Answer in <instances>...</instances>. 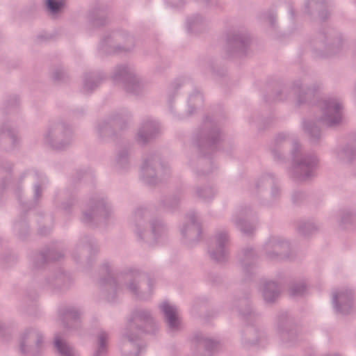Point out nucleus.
<instances>
[{
    "label": "nucleus",
    "mask_w": 356,
    "mask_h": 356,
    "mask_svg": "<svg viewBox=\"0 0 356 356\" xmlns=\"http://www.w3.org/2000/svg\"><path fill=\"white\" fill-rule=\"evenodd\" d=\"M291 94L297 97V104H313L316 102L321 109V116L318 121L327 127H334L339 124L343 120V104L341 100L335 97H326L318 99V89L303 88L300 81L293 83L292 87H284L277 94V100L288 99Z\"/></svg>",
    "instance_id": "nucleus-1"
},
{
    "label": "nucleus",
    "mask_w": 356,
    "mask_h": 356,
    "mask_svg": "<svg viewBox=\"0 0 356 356\" xmlns=\"http://www.w3.org/2000/svg\"><path fill=\"white\" fill-rule=\"evenodd\" d=\"M105 277L100 278L99 285L104 299L108 302H115L119 295L126 288L131 293L139 299H146V296L140 291V282L146 275L135 267H129L118 274L114 278L111 264L108 261L102 264L100 269Z\"/></svg>",
    "instance_id": "nucleus-2"
},
{
    "label": "nucleus",
    "mask_w": 356,
    "mask_h": 356,
    "mask_svg": "<svg viewBox=\"0 0 356 356\" xmlns=\"http://www.w3.org/2000/svg\"><path fill=\"white\" fill-rule=\"evenodd\" d=\"M156 329V323L149 311L134 310L122 333V339H127L122 346V356H139L144 348L140 341V334L154 333Z\"/></svg>",
    "instance_id": "nucleus-3"
},
{
    "label": "nucleus",
    "mask_w": 356,
    "mask_h": 356,
    "mask_svg": "<svg viewBox=\"0 0 356 356\" xmlns=\"http://www.w3.org/2000/svg\"><path fill=\"white\" fill-rule=\"evenodd\" d=\"M149 216L150 211L148 208L139 207L129 216L128 222L129 228L138 241L152 245L167 235L168 228L162 220L154 218L150 220L149 230L147 225V220Z\"/></svg>",
    "instance_id": "nucleus-4"
},
{
    "label": "nucleus",
    "mask_w": 356,
    "mask_h": 356,
    "mask_svg": "<svg viewBox=\"0 0 356 356\" xmlns=\"http://www.w3.org/2000/svg\"><path fill=\"white\" fill-rule=\"evenodd\" d=\"M292 167L290 177L296 181H303L314 176L319 159L314 152H303L301 145L293 140L291 149Z\"/></svg>",
    "instance_id": "nucleus-5"
},
{
    "label": "nucleus",
    "mask_w": 356,
    "mask_h": 356,
    "mask_svg": "<svg viewBox=\"0 0 356 356\" xmlns=\"http://www.w3.org/2000/svg\"><path fill=\"white\" fill-rule=\"evenodd\" d=\"M113 215L111 202L102 194H95L89 202L88 209L83 211L81 221L88 225L106 224Z\"/></svg>",
    "instance_id": "nucleus-6"
},
{
    "label": "nucleus",
    "mask_w": 356,
    "mask_h": 356,
    "mask_svg": "<svg viewBox=\"0 0 356 356\" xmlns=\"http://www.w3.org/2000/svg\"><path fill=\"white\" fill-rule=\"evenodd\" d=\"M170 174L169 165L162 161L159 154L149 152L143 156L140 167V178L146 184L155 185Z\"/></svg>",
    "instance_id": "nucleus-7"
},
{
    "label": "nucleus",
    "mask_w": 356,
    "mask_h": 356,
    "mask_svg": "<svg viewBox=\"0 0 356 356\" xmlns=\"http://www.w3.org/2000/svg\"><path fill=\"white\" fill-rule=\"evenodd\" d=\"M111 79L115 83H122L125 91L131 95H141L145 90V83L143 79L128 65H117L113 70Z\"/></svg>",
    "instance_id": "nucleus-8"
},
{
    "label": "nucleus",
    "mask_w": 356,
    "mask_h": 356,
    "mask_svg": "<svg viewBox=\"0 0 356 356\" xmlns=\"http://www.w3.org/2000/svg\"><path fill=\"white\" fill-rule=\"evenodd\" d=\"M72 140V129L63 121L51 122L44 134V143L58 150L65 149Z\"/></svg>",
    "instance_id": "nucleus-9"
},
{
    "label": "nucleus",
    "mask_w": 356,
    "mask_h": 356,
    "mask_svg": "<svg viewBox=\"0 0 356 356\" xmlns=\"http://www.w3.org/2000/svg\"><path fill=\"white\" fill-rule=\"evenodd\" d=\"M221 134L217 123L207 117L195 136V143L200 152H213L220 141Z\"/></svg>",
    "instance_id": "nucleus-10"
},
{
    "label": "nucleus",
    "mask_w": 356,
    "mask_h": 356,
    "mask_svg": "<svg viewBox=\"0 0 356 356\" xmlns=\"http://www.w3.org/2000/svg\"><path fill=\"white\" fill-rule=\"evenodd\" d=\"M31 177L35 181L34 186H33V189H34L33 197H34V201L38 202V200L40 199V197H41L43 187L47 183V179L46 177V176L42 172H39L38 170H28L25 171L20 175V177H19V179L17 180L12 179L10 181V180L8 181V178H7V177L4 178L2 180V184L0 186V200L1 199V197H2L3 191L6 188H11L13 190L15 191L16 194H17L18 192H19L21 190L19 184L25 177ZM10 179V177H9V179Z\"/></svg>",
    "instance_id": "nucleus-11"
},
{
    "label": "nucleus",
    "mask_w": 356,
    "mask_h": 356,
    "mask_svg": "<svg viewBox=\"0 0 356 356\" xmlns=\"http://www.w3.org/2000/svg\"><path fill=\"white\" fill-rule=\"evenodd\" d=\"M266 257L273 261L293 259V251L289 241L283 237L273 236L269 238L264 246Z\"/></svg>",
    "instance_id": "nucleus-12"
},
{
    "label": "nucleus",
    "mask_w": 356,
    "mask_h": 356,
    "mask_svg": "<svg viewBox=\"0 0 356 356\" xmlns=\"http://www.w3.org/2000/svg\"><path fill=\"white\" fill-rule=\"evenodd\" d=\"M131 117V113L125 109L113 113L106 120L98 122L96 126L97 135L103 139L114 136L115 129L118 127L123 129Z\"/></svg>",
    "instance_id": "nucleus-13"
},
{
    "label": "nucleus",
    "mask_w": 356,
    "mask_h": 356,
    "mask_svg": "<svg viewBox=\"0 0 356 356\" xmlns=\"http://www.w3.org/2000/svg\"><path fill=\"white\" fill-rule=\"evenodd\" d=\"M44 343V336L41 331L35 327H30L21 336L19 349L24 356H34L40 353Z\"/></svg>",
    "instance_id": "nucleus-14"
},
{
    "label": "nucleus",
    "mask_w": 356,
    "mask_h": 356,
    "mask_svg": "<svg viewBox=\"0 0 356 356\" xmlns=\"http://www.w3.org/2000/svg\"><path fill=\"white\" fill-rule=\"evenodd\" d=\"M195 211H191L186 216V222L180 227L183 243L191 248L200 241L202 234L201 225Z\"/></svg>",
    "instance_id": "nucleus-15"
},
{
    "label": "nucleus",
    "mask_w": 356,
    "mask_h": 356,
    "mask_svg": "<svg viewBox=\"0 0 356 356\" xmlns=\"http://www.w3.org/2000/svg\"><path fill=\"white\" fill-rule=\"evenodd\" d=\"M229 235L225 229L218 231L211 242L208 252L211 259L218 262L226 261L229 256Z\"/></svg>",
    "instance_id": "nucleus-16"
},
{
    "label": "nucleus",
    "mask_w": 356,
    "mask_h": 356,
    "mask_svg": "<svg viewBox=\"0 0 356 356\" xmlns=\"http://www.w3.org/2000/svg\"><path fill=\"white\" fill-rule=\"evenodd\" d=\"M276 330L282 341L288 346H293L298 337L293 321L286 312H281L277 316Z\"/></svg>",
    "instance_id": "nucleus-17"
},
{
    "label": "nucleus",
    "mask_w": 356,
    "mask_h": 356,
    "mask_svg": "<svg viewBox=\"0 0 356 356\" xmlns=\"http://www.w3.org/2000/svg\"><path fill=\"white\" fill-rule=\"evenodd\" d=\"M250 36L244 31L231 30L226 35L227 51L230 56L238 54L243 56L246 54L250 44Z\"/></svg>",
    "instance_id": "nucleus-18"
},
{
    "label": "nucleus",
    "mask_w": 356,
    "mask_h": 356,
    "mask_svg": "<svg viewBox=\"0 0 356 356\" xmlns=\"http://www.w3.org/2000/svg\"><path fill=\"white\" fill-rule=\"evenodd\" d=\"M335 312L347 315L353 312V292L349 289H341L334 291L332 298Z\"/></svg>",
    "instance_id": "nucleus-19"
},
{
    "label": "nucleus",
    "mask_w": 356,
    "mask_h": 356,
    "mask_svg": "<svg viewBox=\"0 0 356 356\" xmlns=\"http://www.w3.org/2000/svg\"><path fill=\"white\" fill-rule=\"evenodd\" d=\"M161 130L159 122L151 116L144 118L138 130L136 140L141 144L145 145L154 138Z\"/></svg>",
    "instance_id": "nucleus-20"
},
{
    "label": "nucleus",
    "mask_w": 356,
    "mask_h": 356,
    "mask_svg": "<svg viewBox=\"0 0 356 356\" xmlns=\"http://www.w3.org/2000/svg\"><path fill=\"white\" fill-rule=\"evenodd\" d=\"M252 214L250 207H241L232 216V222L243 234H250L254 229V225L249 221Z\"/></svg>",
    "instance_id": "nucleus-21"
},
{
    "label": "nucleus",
    "mask_w": 356,
    "mask_h": 356,
    "mask_svg": "<svg viewBox=\"0 0 356 356\" xmlns=\"http://www.w3.org/2000/svg\"><path fill=\"white\" fill-rule=\"evenodd\" d=\"M71 284L72 279L70 276L64 273L61 269H58L45 279L43 286L57 292L68 289Z\"/></svg>",
    "instance_id": "nucleus-22"
},
{
    "label": "nucleus",
    "mask_w": 356,
    "mask_h": 356,
    "mask_svg": "<svg viewBox=\"0 0 356 356\" xmlns=\"http://www.w3.org/2000/svg\"><path fill=\"white\" fill-rule=\"evenodd\" d=\"M159 309L163 315L165 322L170 332H175L181 327L180 319L178 316L177 306L171 305L168 301H163Z\"/></svg>",
    "instance_id": "nucleus-23"
},
{
    "label": "nucleus",
    "mask_w": 356,
    "mask_h": 356,
    "mask_svg": "<svg viewBox=\"0 0 356 356\" xmlns=\"http://www.w3.org/2000/svg\"><path fill=\"white\" fill-rule=\"evenodd\" d=\"M81 314V309L75 306H66L59 309L60 319L67 329H75L79 327Z\"/></svg>",
    "instance_id": "nucleus-24"
},
{
    "label": "nucleus",
    "mask_w": 356,
    "mask_h": 356,
    "mask_svg": "<svg viewBox=\"0 0 356 356\" xmlns=\"http://www.w3.org/2000/svg\"><path fill=\"white\" fill-rule=\"evenodd\" d=\"M325 53L316 51L315 56L318 58H327L339 53L342 48L343 41L341 36L334 37L332 33H324Z\"/></svg>",
    "instance_id": "nucleus-25"
},
{
    "label": "nucleus",
    "mask_w": 356,
    "mask_h": 356,
    "mask_svg": "<svg viewBox=\"0 0 356 356\" xmlns=\"http://www.w3.org/2000/svg\"><path fill=\"white\" fill-rule=\"evenodd\" d=\"M63 257V254L58 252L57 250L52 248L41 252L34 253L31 258L33 266L35 268L42 267L45 263L49 261H57Z\"/></svg>",
    "instance_id": "nucleus-26"
},
{
    "label": "nucleus",
    "mask_w": 356,
    "mask_h": 356,
    "mask_svg": "<svg viewBox=\"0 0 356 356\" xmlns=\"http://www.w3.org/2000/svg\"><path fill=\"white\" fill-rule=\"evenodd\" d=\"M263 298L266 303L274 302L280 294V287L272 280H263L260 289Z\"/></svg>",
    "instance_id": "nucleus-27"
},
{
    "label": "nucleus",
    "mask_w": 356,
    "mask_h": 356,
    "mask_svg": "<svg viewBox=\"0 0 356 356\" xmlns=\"http://www.w3.org/2000/svg\"><path fill=\"white\" fill-rule=\"evenodd\" d=\"M255 186L259 191L270 186L272 197L276 199L280 196V191L277 185V179L272 173L263 174L257 181Z\"/></svg>",
    "instance_id": "nucleus-28"
},
{
    "label": "nucleus",
    "mask_w": 356,
    "mask_h": 356,
    "mask_svg": "<svg viewBox=\"0 0 356 356\" xmlns=\"http://www.w3.org/2000/svg\"><path fill=\"white\" fill-rule=\"evenodd\" d=\"M54 348L58 356H80L78 351L73 346L58 334L54 337Z\"/></svg>",
    "instance_id": "nucleus-29"
},
{
    "label": "nucleus",
    "mask_w": 356,
    "mask_h": 356,
    "mask_svg": "<svg viewBox=\"0 0 356 356\" xmlns=\"http://www.w3.org/2000/svg\"><path fill=\"white\" fill-rule=\"evenodd\" d=\"M105 78L102 72H90L84 75L82 92L88 94L98 87L101 81Z\"/></svg>",
    "instance_id": "nucleus-30"
},
{
    "label": "nucleus",
    "mask_w": 356,
    "mask_h": 356,
    "mask_svg": "<svg viewBox=\"0 0 356 356\" xmlns=\"http://www.w3.org/2000/svg\"><path fill=\"white\" fill-rule=\"evenodd\" d=\"M193 86L192 82L190 79L187 77H180L175 79L168 88L167 89V99L168 103L169 104L170 109L171 108V104L172 102V99L177 95L178 90L182 87H191Z\"/></svg>",
    "instance_id": "nucleus-31"
},
{
    "label": "nucleus",
    "mask_w": 356,
    "mask_h": 356,
    "mask_svg": "<svg viewBox=\"0 0 356 356\" xmlns=\"http://www.w3.org/2000/svg\"><path fill=\"white\" fill-rule=\"evenodd\" d=\"M240 262L245 273H252L255 266L254 250L250 248L244 249L240 258Z\"/></svg>",
    "instance_id": "nucleus-32"
},
{
    "label": "nucleus",
    "mask_w": 356,
    "mask_h": 356,
    "mask_svg": "<svg viewBox=\"0 0 356 356\" xmlns=\"http://www.w3.org/2000/svg\"><path fill=\"white\" fill-rule=\"evenodd\" d=\"M112 168L118 172L127 171L130 168L128 151L125 149L120 150L112 162Z\"/></svg>",
    "instance_id": "nucleus-33"
},
{
    "label": "nucleus",
    "mask_w": 356,
    "mask_h": 356,
    "mask_svg": "<svg viewBox=\"0 0 356 356\" xmlns=\"http://www.w3.org/2000/svg\"><path fill=\"white\" fill-rule=\"evenodd\" d=\"M207 26V19L200 14H195L186 19V29L190 33H197Z\"/></svg>",
    "instance_id": "nucleus-34"
},
{
    "label": "nucleus",
    "mask_w": 356,
    "mask_h": 356,
    "mask_svg": "<svg viewBox=\"0 0 356 356\" xmlns=\"http://www.w3.org/2000/svg\"><path fill=\"white\" fill-rule=\"evenodd\" d=\"M193 341L199 349L204 348L209 355L216 349L218 345L217 341L205 337L202 333H196L193 336Z\"/></svg>",
    "instance_id": "nucleus-35"
},
{
    "label": "nucleus",
    "mask_w": 356,
    "mask_h": 356,
    "mask_svg": "<svg viewBox=\"0 0 356 356\" xmlns=\"http://www.w3.org/2000/svg\"><path fill=\"white\" fill-rule=\"evenodd\" d=\"M334 158L341 162H350L356 155V150L350 145L339 146L333 152Z\"/></svg>",
    "instance_id": "nucleus-36"
},
{
    "label": "nucleus",
    "mask_w": 356,
    "mask_h": 356,
    "mask_svg": "<svg viewBox=\"0 0 356 356\" xmlns=\"http://www.w3.org/2000/svg\"><path fill=\"white\" fill-rule=\"evenodd\" d=\"M325 0H307L305 10L308 14L312 13L313 11H318L321 19L325 20L328 17L327 11L323 10L325 8Z\"/></svg>",
    "instance_id": "nucleus-37"
},
{
    "label": "nucleus",
    "mask_w": 356,
    "mask_h": 356,
    "mask_svg": "<svg viewBox=\"0 0 356 356\" xmlns=\"http://www.w3.org/2000/svg\"><path fill=\"white\" fill-rule=\"evenodd\" d=\"M304 131L312 143L318 142L321 136V129L313 120H304L302 124Z\"/></svg>",
    "instance_id": "nucleus-38"
},
{
    "label": "nucleus",
    "mask_w": 356,
    "mask_h": 356,
    "mask_svg": "<svg viewBox=\"0 0 356 356\" xmlns=\"http://www.w3.org/2000/svg\"><path fill=\"white\" fill-rule=\"evenodd\" d=\"M203 102L202 94L197 89L194 90L188 97L187 116L191 115L197 108L202 107Z\"/></svg>",
    "instance_id": "nucleus-39"
},
{
    "label": "nucleus",
    "mask_w": 356,
    "mask_h": 356,
    "mask_svg": "<svg viewBox=\"0 0 356 356\" xmlns=\"http://www.w3.org/2000/svg\"><path fill=\"white\" fill-rule=\"evenodd\" d=\"M6 141L10 142L13 146L17 143L16 131L8 123L0 124V143Z\"/></svg>",
    "instance_id": "nucleus-40"
},
{
    "label": "nucleus",
    "mask_w": 356,
    "mask_h": 356,
    "mask_svg": "<svg viewBox=\"0 0 356 356\" xmlns=\"http://www.w3.org/2000/svg\"><path fill=\"white\" fill-rule=\"evenodd\" d=\"M261 337V334H260L257 328L250 327L245 330V335L242 340L245 346H249L258 344Z\"/></svg>",
    "instance_id": "nucleus-41"
},
{
    "label": "nucleus",
    "mask_w": 356,
    "mask_h": 356,
    "mask_svg": "<svg viewBox=\"0 0 356 356\" xmlns=\"http://www.w3.org/2000/svg\"><path fill=\"white\" fill-rule=\"evenodd\" d=\"M109 335L106 331H100L98 334V346L93 356H106L107 349V341L108 340Z\"/></svg>",
    "instance_id": "nucleus-42"
},
{
    "label": "nucleus",
    "mask_w": 356,
    "mask_h": 356,
    "mask_svg": "<svg viewBox=\"0 0 356 356\" xmlns=\"http://www.w3.org/2000/svg\"><path fill=\"white\" fill-rule=\"evenodd\" d=\"M217 193V190L210 186H204L196 189V194L203 202H207L212 200Z\"/></svg>",
    "instance_id": "nucleus-43"
},
{
    "label": "nucleus",
    "mask_w": 356,
    "mask_h": 356,
    "mask_svg": "<svg viewBox=\"0 0 356 356\" xmlns=\"http://www.w3.org/2000/svg\"><path fill=\"white\" fill-rule=\"evenodd\" d=\"M290 138V135L287 133H280L277 135L274 140L275 147L272 148V153L276 159H282V154L279 152L281 145Z\"/></svg>",
    "instance_id": "nucleus-44"
},
{
    "label": "nucleus",
    "mask_w": 356,
    "mask_h": 356,
    "mask_svg": "<svg viewBox=\"0 0 356 356\" xmlns=\"http://www.w3.org/2000/svg\"><path fill=\"white\" fill-rule=\"evenodd\" d=\"M240 306L244 307V311L238 309L239 316L245 320L254 318L257 314L252 309L249 301L246 299H243L240 301Z\"/></svg>",
    "instance_id": "nucleus-45"
},
{
    "label": "nucleus",
    "mask_w": 356,
    "mask_h": 356,
    "mask_svg": "<svg viewBox=\"0 0 356 356\" xmlns=\"http://www.w3.org/2000/svg\"><path fill=\"white\" fill-rule=\"evenodd\" d=\"M78 248H84L90 254L95 253L98 250L95 241L88 236H85L80 239Z\"/></svg>",
    "instance_id": "nucleus-46"
},
{
    "label": "nucleus",
    "mask_w": 356,
    "mask_h": 356,
    "mask_svg": "<svg viewBox=\"0 0 356 356\" xmlns=\"http://www.w3.org/2000/svg\"><path fill=\"white\" fill-rule=\"evenodd\" d=\"M179 202L180 198L177 195H172L165 197L162 201V205L167 211L173 212L179 207Z\"/></svg>",
    "instance_id": "nucleus-47"
},
{
    "label": "nucleus",
    "mask_w": 356,
    "mask_h": 356,
    "mask_svg": "<svg viewBox=\"0 0 356 356\" xmlns=\"http://www.w3.org/2000/svg\"><path fill=\"white\" fill-rule=\"evenodd\" d=\"M316 229V225L312 221L303 222L298 227L299 232L305 236L312 234Z\"/></svg>",
    "instance_id": "nucleus-48"
},
{
    "label": "nucleus",
    "mask_w": 356,
    "mask_h": 356,
    "mask_svg": "<svg viewBox=\"0 0 356 356\" xmlns=\"http://www.w3.org/2000/svg\"><path fill=\"white\" fill-rule=\"evenodd\" d=\"M306 291L304 283H294L290 287V295L293 297L302 296Z\"/></svg>",
    "instance_id": "nucleus-49"
},
{
    "label": "nucleus",
    "mask_w": 356,
    "mask_h": 356,
    "mask_svg": "<svg viewBox=\"0 0 356 356\" xmlns=\"http://www.w3.org/2000/svg\"><path fill=\"white\" fill-rule=\"evenodd\" d=\"M46 6L51 13H57L63 6V3L60 0H47Z\"/></svg>",
    "instance_id": "nucleus-50"
},
{
    "label": "nucleus",
    "mask_w": 356,
    "mask_h": 356,
    "mask_svg": "<svg viewBox=\"0 0 356 356\" xmlns=\"http://www.w3.org/2000/svg\"><path fill=\"white\" fill-rule=\"evenodd\" d=\"M110 37H108V38H105L102 40V41L101 42V44H100V48L101 49H102L103 51H104V48H105V46L110 41ZM132 49V47H120V46H117L114 48L113 50H107V49H105V51L108 52V53H111V52H118V51H130L131 49Z\"/></svg>",
    "instance_id": "nucleus-51"
},
{
    "label": "nucleus",
    "mask_w": 356,
    "mask_h": 356,
    "mask_svg": "<svg viewBox=\"0 0 356 356\" xmlns=\"http://www.w3.org/2000/svg\"><path fill=\"white\" fill-rule=\"evenodd\" d=\"M24 227L25 229H26V232H27V227H26V224L25 222H15V225H14V229H15V231L16 232L18 233L19 236L20 237H24V234L21 233V229Z\"/></svg>",
    "instance_id": "nucleus-52"
},
{
    "label": "nucleus",
    "mask_w": 356,
    "mask_h": 356,
    "mask_svg": "<svg viewBox=\"0 0 356 356\" xmlns=\"http://www.w3.org/2000/svg\"><path fill=\"white\" fill-rule=\"evenodd\" d=\"M64 72L63 70V69H60V68H58V69H56L53 74H52V77L54 79V80L55 81H60L63 79V77L64 76Z\"/></svg>",
    "instance_id": "nucleus-53"
},
{
    "label": "nucleus",
    "mask_w": 356,
    "mask_h": 356,
    "mask_svg": "<svg viewBox=\"0 0 356 356\" xmlns=\"http://www.w3.org/2000/svg\"><path fill=\"white\" fill-rule=\"evenodd\" d=\"M305 194L301 191H296L293 193L292 200L294 203L298 204L300 201L303 199Z\"/></svg>",
    "instance_id": "nucleus-54"
},
{
    "label": "nucleus",
    "mask_w": 356,
    "mask_h": 356,
    "mask_svg": "<svg viewBox=\"0 0 356 356\" xmlns=\"http://www.w3.org/2000/svg\"><path fill=\"white\" fill-rule=\"evenodd\" d=\"M92 23L95 26H102L104 25L106 23V19L105 18H101V19H92Z\"/></svg>",
    "instance_id": "nucleus-55"
},
{
    "label": "nucleus",
    "mask_w": 356,
    "mask_h": 356,
    "mask_svg": "<svg viewBox=\"0 0 356 356\" xmlns=\"http://www.w3.org/2000/svg\"><path fill=\"white\" fill-rule=\"evenodd\" d=\"M50 231H51V228L50 227H40L39 228V233L41 235H46L48 233H49Z\"/></svg>",
    "instance_id": "nucleus-56"
},
{
    "label": "nucleus",
    "mask_w": 356,
    "mask_h": 356,
    "mask_svg": "<svg viewBox=\"0 0 356 356\" xmlns=\"http://www.w3.org/2000/svg\"><path fill=\"white\" fill-rule=\"evenodd\" d=\"M147 284V286H148L149 292V293H151L152 290H153L154 282V281L152 279L148 278Z\"/></svg>",
    "instance_id": "nucleus-57"
},
{
    "label": "nucleus",
    "mask_w": 356,
    "mask_h": 356,
    "mask_svg": "<svg viewBox=\"0 0 356 356\" xmlns=\"http://www.w3.org/2000/svg\"><path fill=\"white\" fill-rule=\"evenodd\" d=\"M2 174L6 173L10 175V172L11 170V165L10 164H7L6 166H4L1 169Z\"/></svg>",
    "instance_id": "nucleus-58"
},
{
    "label": "nucleus",
    "mask_w": 356,
    "mask_h": 356,
    "mask_svg": "<svg viewBox=\"0 0 356 356\" xmlns=\"http://www.w3.org/2000/svg\"><path fill=\"white\" fill-rule=\"evenodd\" d=\"M18 97L17 96H15L12 98V99L10 100L8 105L11 106L17 105L18 104Z\"/></svg>",
    "instance_id": "nucleus-59"
},
{
    "label": "nucleus",
    "mask_w": 356,
    "mask_h": 356,
    "mask_svg": "<svg viewBox=\"0 0 356 356\" xmlns=\"http://www.w3.org/2000/svg\"><path fill=\"white\" fill-rule=\"evenodd\" d=\"M268 19L269 20V22H270L271 25L273 26H275V17L273 15L270 14L268 16Z\"/></svg>",
    "instance_id": "nucleus-60"
},
{
    "label": "nucleus",
    "mask_w": 356,
    "mask_h": 356,
    "mask_svg": "<svg viewBox=\"0 0 356 356\" xmlns=\"http://www.w3.org/2000/svg\"><path fill=\"white\" fill-rule=\"evenodd\" d=\"M350 217V214L349 213H347L346 215H344L341 219V222L342 223H346L347 222V219L346 218H349Z\"/></svg>",
    "instance_id": "nucleus-61"
},
{
    "label": "nucleus",
    "mask_w": 356,
    "mask_h": 356,
    "mask_svg": "<svg viewBox=\"0 0 356 356\" xmlns=\"http://www.w3.org/2000/svg\"><path fill=\"white\" fill-rule=\"evenodd\" d=\"M289 13L292 18L294 17V10L291 6L289 8Z\"/></svg>",
    "instance_id": "nucleus-62"
},
{
    "label": "nucleus",
    "mask_w": 356,
    "mask_h": 356,
    "mask_svg": "<svg viewBox=\"0 0 356 356\" xmlns=\"http://www.w3.org/2000/svg\"><path fill=\"white\" fill-rule=\"evenodd\" d=\"M70 207V204L68 203H64L63 204V209L65 211H67Z\"/></svg>",
    "instance_id": "nucleus-63"
},
{
    "label": "nucleus",
    "mask_w": 356,
    "mask_h": 356,
    "mask_svg": "<svg viewBox=\"0 0 356 356\" xmlns=\"http://www.w3.org/2000/svg\"><path fill=\"white\" fill-rule=\"evenodd\" d=\"M5 331V329L2 326H0V336H2Z\"/></svg>",
    "instance_id": "nucleus-64"
}]
</instances>
